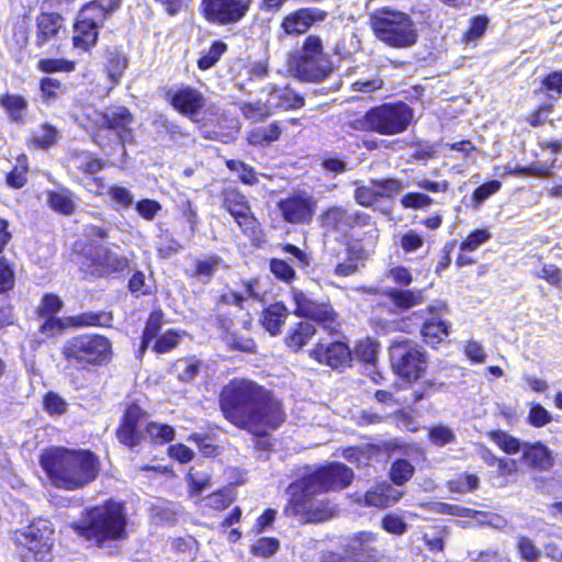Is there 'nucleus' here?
<instances>
[{"label": "nucleus", "instance_id": "nucleus-49", "mask_svg": "<svg viewBox=\"0 0 562 562\" xmlns=\"http://www.w3.org/2000/svg\"><path fill=\"white\" fill-rule=\"evenodd\" d=\"M492 237L491 233L485 229H475L460 245L461 251H474L481 245L487 243Z\"/></svg>", "mask_w": 562, "mask_h": 562}, {"label": "nucleus", "instance_id": "nucleus-15", "mask_svg": "<svg viewBox=\"0 0 562 562\" xmlns=\"http://www.w3.org/2000/svg\"><path fill=\"white\" fill-rule=\"evenodd\" d=\"M392 359L396 372L406 380H417L426 368V356L415 345L394 347Z\"/></svg>", "mask_w": 562, "mask_h": 562}, {"label": "nucleus", "instance_id": "nucleus-2", "mask_svg": "<svg viewBox=\"0 0 562 562\" xmlns=\"http://www.w3.org/2000/svg\"><path fill=\"white\" fill-rule=\"evenodd\" d=\"M40 463L49 482L66 491L83 488L99 473L98 458L88 450L50 448L42 452Z\"/></svg>", "mask_w": 562, "mask_h": 562}, {"label": "nucleus", "instance_id": "nucleus-6", "mask_svg": "<svg viewBox=\"0 0 562 562\" xmlns=\"http://www.w3.org/2000/svg\"><path fill=\"white\" fill-rule=\"evenodd\" d=\"M120 442L135 447L148 436L154 442H169L175 438V429L166 424L149 422L146 413L137 405H130L116 431Z\"/></svg>", "mask_w": 562, "mask_h": 562}, {"label": "nucleus", "instance_id": "nucleus-60", "mask_svg": "<svg viewBox=\"0 0 562 562\" xmlns=\"http://www.w3.org/2000/svg\"><path fill=\"white\" fill-rule=\"evenodd\" d=\"M382 86L383 80L378 76H373L371 78H359L352 81L351 90L361 93H371L381 89Z\"/></svg>", "mask_w": 562, "mask_h": 562}, {"label": "nucleus", "instance_id": "nucleus-39", "mask_svg": "<svg viewBox=\"0 0 562 562\" xmlns=\"http://www.w3.org/2000/svg\"><path fill=\"white\" fill-rule=\"evenodd\" d=\"M381 490H383L382 484H379L363 495L355 494L351 495L350 497H352L353 502L358 505L376 508H386L389 507L386 496L384 495V492Z\"/></svg>", "mask_w": 562, "mask_h": 562}, {"label": "nucleus", "instance_id": "nucleus-20", "mask_svg": "<svg viewBox=\"0 0 562 562\" xmlns=\"http://www.w3.org/2000/svg\"><path fill=\"white\" fill-rule=\"evenodd\" d=\"M279 209L283 218L292 224L307 223L315 211V201L303 194H296L280 201Z\"/></svg>", "mask_w": 562, "mask_h": 562}, {"label": "nucleus", "instance_id": "nucleus-51", "mask_svg": "<svg viewBox=\"0 0 562 562\" xmlns=\"http://www.w3.org/2000/svg\"><path fill=\"white\" fill-rule=\"evenodd\" d=\"M375 184L378 188L379 196L385 199H392L394 195L402 192L405 188V184L396 178L375 180Z\"/></svg>", "mask_w": 562, "mask_h": 562}, {"label": "nucleus", "instance_id": "nucleus-55", "mask_svg": "<svg viewBox=\"0 0 562 562\" xmlns=\"http://www.w3.org/2000/svg\"><path fill=\"white\" fill-rule=\"evenodd\" d=\"M401 204L404 209L425 210L432 204V199L424 193H407L402 196Z\"/></svg>", "mask_w": 562, "mask_h": 562}, {"label": "nucleus", "instance_id": "nucleus-61", "mask_svg": "<svg viewBox=\"0 0 562 562\" xmlns=\"http://www.w3.org/2000/svg\"><path fill=\"white\" fill-rule=\"evenodd\" d=\"M108 194L113 202L124 209L130 207L134 202V196L131 191L121 186H112L108 190Z\"/></svg>", "mask_w": 562, "mask_h": 562}, {"label": "nucleus", "instance_id": "nucleus-35", "mask_svg": "<svg viewBox=\"0 0 562 562\" xmlns=\"http://www.w3.org/2000/svg\"><path fill=\"white\" fill-rule=\"evenodd\" d=\"M387 295L398 311H406L423 303L420 290H391Z\"/></svg>", "mask_w": 562, "mask_h": 562}, {"label": "nucleus", "instance_id": "nucleus-40", "mask_svg": "<svg viewBox=\"0 0 562 562\" xmlns=\"http://www.w3.org/2000/svg\"><path fill=\"white\" fill-rule=\"evenodd\" d=\"M162 319H164V314L160 311L154 312L149 315L148 321L145 326V329H144V333H143L142 344L139 347V356L140 357L147 349L149 341L151 339H154L158 335L159 330L161 329Z\"/></svg>", "mask_w": 562, "mask_h": 562}, {"label": "nucleus", "instance_id": "nucleus-24", "mask_svg": "<svg viewBox=\"0 0 562 562\" xmlns=\"http://www.w3.org/2000/svg\"><path fill=\"white\" fill-rule=\"evenodd\" d=\"M97 124L101 128L115 131L117 137L125 142L131 136V124L133 116L126 108H114L108 112L99 113Z\"/></svg>", "mask_w": 562, "mask_h": 562}, {"label": "nucleus", "instance_id": "nucleus-44", "mask_svg": "<svg viewBox=\"0 0 562 562\" xmlns=\"http://www.w3.org/2000/svg\"><path fill=\"white\" fill-rule=\"evenodd\" d=\"M516 548L525 562H537L541 555V550L526 536L518 537Z\"/></svg>", "mask_w": 562, "mask_h": 562}, {"label": "nucleus", "instance_id": "nucleus-25", "mask_svg": "<svg viewBox=\"0 0 562 562\" xmlns=\"http://www.w3.org/2000/svg\"><path fill=\"white\" fill-rule=\"evenodd\" d=\"M520 461L535 471H549L554 465L552 451L541 442H522Z\"/></svg>", "mask_w": 562, "mask_h": 562}, {"label": "nucleus", "instance_id": "nucleus-52", "mask_svg": "<svg viewBox=\"0 0 562 562\" xmlns=\"http://www.w3.org/2000/svg\"><path fill=\"white\" fill-rule=\"evenodd\" d=\"M98 265L109 268L111 271H122L128 267V259L110 250L99 256Z\"/></svg>", "mask_w": 562, "mask_h": 562}, {"label": "nucleus", "instance_id": "nucleus-54", "mask_svg": "<svg viewBox=\"0 0 562 562\" xmlns=\"http://www.w3.org/2000/svg\"><path fill=\"white\" fill-rule=\"evenodd\" d=\"M27 171V162L26 157L24 155L20 156L16 160V165L13 170L8 175L7 181L9 186L13 188H22L25 182V173Z\"/></svg>", "mask_w": 562, "mask_h": 562}, {"label": "nucleus", "instance_id": "nucleus-13", "mask_svg": "<svg viewBox=\"0 0 562 562\" xmlns=\"http://www.w3.org/2000/svg\"><path fill=\"white\" fill-rule=\"evenodd\" d=\"M293 300L296 306L295 315L317 322L330 334L338 331L339 323L337 322V315L330 305L317 303L300 291L293 292Z\"/></svg>", "mask_w": 562, "mask_h": 562}, {"label": "nucleus", "instance_id": "nucleus-50", "mask_svg": "<svg viewBox=\"0 0 562 562\" xmlns=\"http://www.w3.org/2000/svg\"><path fill=\"white\" fill-rule=\"evenodd\" d=\"M227 46L223 42H215L209 50L199 59V68L206 70L213 67L220 57L225 53Z\"/></svg>", "mask_w": 562, "mask_h": 562}, {"label": "nucleus", "instance_id": "nucleus-58", "mask_svg": "<svg viewBox=\"0 0 562 562\" xmlns=\"http://www.w3.org/2000/svg\"><path fill=\"white\" fill-rule=\"evenodd\" d=\"M179 339L180 335L177 331L168 330L156 340L154 350L158 353L169 352L178 346Z\"/></svg>", "mask_w": 562, "mask_h": 562}, {"label": "nucleus", "instance_id": "nucleus-37", "mask_svg": "<svg viewBox=\"0 0 562 562\" xmlns=\"http://www.w3.org/2000/svg\"><path fill=\"white\" fill-rule=\"evenodd\" d=\"M281 135V128L278 123H271L268 126H259L248 133L247 139L251 145H268L277 140Z\"/></svg>", "mask_w": 562, "mask_h": 562}, {"label": "nucleus", "instance_id": "nucleus-28", "mask_svg": "<svg viewBox=\"0 0 562 562\" xmlns=\"http://www.w3.org/2000/svg\"><path fill=\"white\" fill-rule=\"evenodd\" d=\"M267 102L270 105V109L276 108L291 110L299 109L304 105V99L294 93V91L288 86L272 87L268 94Z\"/></svg>", "mask_w": 562, "mask_h": 562}, {"label": "nucleus", "instance_id": "nucleus-43", "mask_svg": "<svg viewBox=\"0 0 562 562\" xmlns=\"http://www.w3.org/2000/svg\"><path fill=\"white\" fill-rule=\"evenodd\" d=\"M204 506L210 509L223 510L234 502V494L231 488L220 490L202 499Z\"/></svg>", "mask_w": 562, "mask_h": 562}, {"label": "nucleus", "instance_id": "nucleus-48", "mask_svg": "<svg viewBox=\"0 0 562 562\" xmlns=\"http://www.w3.org/2000/svg\"><path fill=\"white\" fill-rule=\"evenodd\" d=\"M431 510L439 513V514H446V515H452L458 517H467V518H476L480 514L477 510L461 507L459 505L454 504H447V503H436L431 507Z\"/></svg>", "mask_w": 562, "mask_h": 562}, {"label": "nucleus", "instance_id": "nucleus-34", "mask_svg": "<svg viewBox=\"0 0 562 562\" xmlns=\"http://www.w3.org/2000/svg\"><path fill=\"white\" fill-rule=\"evenodd\" d=\"M0 104L11 121L23 122L27 110V101L22 95L7 93L0 98Z\"/></svg>", "mask_w": 562, "mask_h": 562}, {"label": "nucleus", "instance_id": "nucleus-31", "mask_svg": "<svg viewBox=\"0 0 562 562\" xmlns=\"http://www.w3.org/2000/svg\"><path fill=\"white\" fill-rule=\"evenodd\" d=\"M346 259L335 267V274L348 277L355 273L359 265L366 260V251L359 243L349 244L346 248Z\"/></svg>", "mask_w": 562, "mask_h": 562}, {"label": "nucleus", "instance_id": "nucleus-12", "mask_svg": "<svg viewBox=\"0 0 562 562\" xmlns=\"http://www.w3.org/2000/svg\"><path fill=\"white\" fill-rule=\"evenodd\" d=\"M293 300L296 306L295 315L317 322L330 334L338 331L339 323L337 322V315L330 305L317 303L300 291L293 292Z\"/></svg>", "mask_w": 562, "mask_h": 562}, {"label": "nucleus", "instance_id": "nucleus-38", "mask_svg": "<svg viewBox=\"0 0 562 562\" xmlns=\"http://www.w3.org/2000/svg\"><path fill=\"white\" fill-rule=\"evenodd\" d=\"M487 436L501 450L508 454H515L522 449V443L506 431L492 430Z\"/></svg>", "mask_w": 562, "mask_h": 562}, {"label": "nucleus", "instance_id": "nucleus-36", "mask_svg": "<svg viewBox=\"0 0 562 562\" xmlns=\"http://www.w3.org/2000/svg\"><path fill=\"white\" fill-rule=\"evenodd\" d=\"M47 202L54 211L64 215L71 214L76 207L72 193L67 189L49 192Z\"/></svg>", "mask_w": 562, "mask_h": 562}, {"label": "nucleus", "instance_id": "nucleus-26", "mask_svg": "<svg viewBox=\"0 0 562 562\" xmlns=\"http://www.w3.org/2000/svg\"><path fill=\"white\" fill-rule=\"evenodd\" d=\"M171 103L180 113L194 120L205 106L206 100L200 91L186 87L172 95Z\"/></svg>", "mask_w": 562, "mask_h": 562}, {"label": "nucleus", "instance_id": "nucleus-57", "mask_svg": "<svg viewBox=\"0 0 562 562\" xmlns=\"http://www.w3.org/2000/svg\"><path fill=\"white\" fill-rule=\"evenodd\" d=\"M199 361L191 359H182L175 364V370L177 371L178 376L181 381L189 382L199 372Z\"/></svg>", "mask_w": 562, "mask_h": 562}, {"label": "nucleus", "instance_id": "nucleus-32", "mask_svg": "<svg viewBox=\"0 0 562 562\" xmlns=\"http://www.w3.org/2000/svg\"><path fill=\"white\" fill-rule=\"evenodd\" d=\"M315 333L314 325L307 322H299L289 329L285 345L293 351H299L311 340Z\"/></svg>", "mask_w": 562, "mask_h": 562}, {"label": "nucleus", "instance_id": "nucleus-59", "mask_svg": "<svg viewBox=\"0 0 562 562\" xmlns=\"http://www.w3.org/2000/svg\"><path fill=\"white\" fill-rule=\"evenodd\" d=\"M279 541L276 538H260L252 547L251 552L258 557H269L279 550Z\"/></svg>", "mask_w": 562, "mask_h": 562}, {"label": "nucleus", "instance_id": "nucleus-33", "mask_svg": "<svg viewBox=\"0 0 562 562\" xmlns=\"http://www.w3.org/2000/svg\"><path fill=\"white\" fill-rule=\"evenodd\" d=\"M61 26L60 16L55 13H43L37 18L36 44L43 46L57 35Z\"/></svg>", "mask_w": 562, "mask_h": 562}, {"label": "nucleus", "instance_id": "nucleus-46", "mask_svg": "<svg viewBox=\"0 0 562 562\" xmlns=\"http://www.w3.org/2000/svg\"><path fill=\"white\" fill-rule=\"evenodd\" d=\"M414 474V467L406 460H397L392 464L390 477L396 485H403Z\"/></svg>", "mask_w": 562, "mask_h": 562}, {"label": "nucleus", "instance_id": "nucleus-8", "mask_svg": "<svg viewBox=\"0 0 562 562\" xmlns=\"http://www.w3.org/2000/svg\"><path fill=\"white\" fill-rule=\"evenodd\" d=\"M61 353L71 367L86 369L108 363L112 344L101 335H79L65 342Z\"/></svg>", "mask_w": 562, "mask_h": 562}, {"label": "nucleus", "instance_id": "nucleus-9", "mask_svg": "<svg viewBox=\"0 0 562 562\" xmlns=\"http://www.w3.org/2000/svg\"><path fill=\"white\" fill-rule=\"evenodd\" d=\"M353 471L340 462H330L315 469L290 484L288 491L304 490L305 494H322L347 488L353 481Z\"/></svg>", "mask_w": 562, "mask_h": 562}, {"label": "nucleus", "instance_id": "nucleus-22", "mask_svg": "<svg viewBox=\"0 0 562 562\" xmlns=\"http://www.w3.org/2000/svg\"><path fill=\"white\" fill-rule=\"evenodd\" d=\"M310 357L322 364L339 368L351 360L349 347L340 341L323 344L318 342L310 350Z\"/></svg>", "mask_w": 562, "mask_h": 562}, {"label": "nucleus", "instance_id": "nucleus-45", "mask_svg": "<svg viewBox=\"0 0 562 562\" xmlns=\"http://www.w3.org/2000/svg\"><path fill=\"white\" fill-rule=\"evenodd\" d=\"M353 198L362 206L373 205L380 199L375 180H371L367 186L358 187L355 190Z\"/></svg>", "mask_w": 562, "mask_h": 562}, {"label": "nucleus", "instance_id": "nucleus-56", "mask_svg": "<svg viewBox=\"0 0 562 562\" xmlns=\"http://www.w3.org/2000/svg\"><path fill=\"white\" fill-rule=\"evenodd\" d=\"M429 439L436 446H446L456 440L453 430L443 425H438L429 429Z\"/></svg>", "mask_w": 562, "mask_h": 562}, {"label": "nucleus", "instance_id": "nucleus-53", "mask_svg": "<svg viewBox=\"0 0 562 562\" xmlns=\"http://www.w3.org/2000/svg\"><path fill=\"white\" fill-rule=\"evenodd\" d=\"M240 110L248 120L252 121H261L271 114V109L267 101L266 103H243Z\"/></svg>", "mask_w": 562, "mask_h": 562}, {"label": "nucleus", "instance_id": "nucleus-10", "mask_svg": "<svg viewBox=\"0 0 562 562\" xmlns=\"http://www.w3.org/2000/svg\"><path fill=\"white\" fill-rule=\"evenodd\" d=\"M291 499L285 507L288 516L300 517L304 522H322L330 519L337 512V506L329 499H316L317 494H305L304 490L289 491Z\"/></svg>", "mask_w": 562, "mask_h": 562}, {"label": "nucleus", "instance_id": "nucleus-47", "mask_svg": "<svg viewBox=\"0 0 562 562\" xmlns=\"http://www.w3.org/2000/svg\"><path fill=\"white\" fill-rule=\"evenodd\" d=\"M190 495H200L212 486L211 476L205 472L190 471L187 475Z\"/></svg>", "mask_w": 562, "mask_h": 562}, {"label": "nucleus", "instance_id": "nucleus-62", "mask_svg": "<svg viewBox=\"0 0 562 562\" xmlns=\"http://www.w3.org/2000/svg\"><path fill=\"white\" fill-rule=\"evenodd\" d=\"M56 140L57 131L55 127L47 124L41 126V128L33 136V142L43 148L52 146L56 143Z\"/></svg>", "mask_w": 562, "mask_h": 562}, {"label": "nucleus", "instance_id": "nucleus-14", "mask_svg": "<svg viewBox=\"0 0 562 562\" xmlns=\"http://www.w3.org/2000/svg\"><path fill=\"white\" fill-rule=\"evenodd\" d=\"M16 541L34 560L44 561L52 547V529L47 521L33 522L16 535Z\"/></svg>", "mask_w": 562, "mask_h": 562}, {"label": "nucleus", "instance_id": "nucleus-63", "mask_svg": "<svg viewBox=\"0 0 562 562\" xmlns=\"http://www.w3.org/2000/svg\"><path fill=\"white\" fill-rule=\"evenodd\" d=\"M127 66V59L117 53H111L108 64L109 76L112 81L117 82L124 69Z\"/></svg>", "mask_w": 562, "mask_h": 562}, {"label": "nucleus", "instance_id": "nucleus-7", "mask_svg": "<svg viewBox=\"0 0 562 562\" xmlns=\"http://www.w3.org/2000/svg\"><path fill=\"white\" fill-rule=\"evenodd\" d=\"M370 24L376 37L385 44L403 48L417 41V31L407 13L382 8L370 15Z\"/></svg>", "mask_w": 562, "mask_h": 562}, {"label": "nucleus", "instance_id": "nucleus-17", "mask_svg": "<svg viewBox=\"0 0 562 562\" xmlns=\"http://www.w3.org/2000/svg\"><path fill=\"white\" fill-rule=\"evenodd\" d=\"M112 321L109 313H85L75 317H67L65 319L48 317L41 326V333L46 337H54L59 335L66 327H83V326H106Z\"/></svg>", "mask_w": 562, "mask_h": 562}, {"label": "nucleus", "instance_id": "nucleus-21", "mask_svg": "<svg viewBox=\"0 0 562 562\" xmlns=\"http://www.w3.org/2000/svg\"><path fill=\"white\" fill-rule=\"evenodd\" d=\"M429 316L422 327V335L428 344L436 345L449 335L450 324L442 319L447 313V305L438 303L427 307Z\"/></svg>", "mask_w": 562, "mask_h": 562}, {"label": "nucleus", "instance_id": "nucleus-23", "mask_svg": "<svg viewBox=\"0 0 562 562\" xmlns=\"http://www.w3.org/2000/svg\"><path fill=\"white\" fill-rule=\"evenodd\" d=\"M380 535L374 531L361 530L355 532L347 539V550L358 560L368 558L375 560L380 552L378 542Z\"/></svg>", "mask_w": 562, "mask_h": 562}, {"label": "nucleus", "instance_id": "nucleus-42", "mask_svg": "<svg viewBox=\"0 0 562 562\" xmlns=\"http://www.w3.org/2000/svg\"><path fill=\"white\" fill-rule=\"evenodd\" d=\"M381 528L387 533L403 536L408 530V524L397 513H387L381 519Z\"/></svg>", "mask_w": 562, "mask_h": 562}, {"label": "nucleus", "instance_id": "nucleus-5", "mask_svg": "<svg viewBox=\"0 0 562 562\" xmlns=\"http://www.w3.org/2000/svg\"><path fill=\"white\" fill-rule=\"evenodd\" d=\"M288 68L302 81H321L331 71L321 36H306L302 46L289 53Z\"/></svg>", "mask_w": 562, "mask_h": 562}, {"label": "nucleus", "instance_id": "nucleus-30", "mask_svg": "<svg viewBox=\"0 0 562 562\" xmlns=\"http://www.w3.org/2000/svg\"><path fill=\"white\" fill-rule=\"evenodd\" d=\"M289 312L284 304L276 303L267 307L260 317V323L272 336L279 335L288 318Z\"/></svg>", "mask_w": 562, "mask_h": 562}, {"label": "nucleus", "instance_id": "nucleus-11", "mask_svg": "<svg viewBox=\"0 0 562 562\" xmlns=\"http://www.w3.org/2000/svg\"><path fill=\"white\" fill-rule=\"evenodd\" d=\"M250 3L251 0H202L201 12L207 22L226 26L241 21Z\"/></svg>", "mask_w": 562, "mask_h": 562}, {"label": "nucleus", "instance_id": "nucleus-19", "mask_svg": "<svg viewBox=\"0 0 562 562\" xmlns=\"http://www.w3.org/2000/svg\"><path fill=\"white\" fill-rule=\"evenodd\" d=\"M223 206L234 217L244 233L255 234L258 222L243 194L235 190L226 191Z\"/></svg>", "mask_w": 562, "mask_h": 562}, {"label": "nucleus", "instance_id": "nucleus-27", "mask_svg": "<svg viewBox=\"0 0 562 562\" xmlns=\"http://www.w3.org/2000/svg\"><path fill=\"white\" fill-rule=\"evenodd\" d=\"M88 10L80 12L72 38L74 46L83 50L94 46L98 40V25L88 16Z\"/></svg>", "mask_w": 562, "mask_h": 562}, {"label": "nucleus", "instance_id": "nucleus-64", "mask_svg": "<svg viewBox=\"0 0 562 562\" xmlns=\"http://www.w3.org/2000/svg\"><path fill=\"white\" fill-rule=\"evenodd\" d=\"M537 277L546 280L548 283L554 286H562V269L553 265L543 266L538 272Z\"/></svg>", "mask_w": 562, "mask_h": 562}, {"label": "nucleus", "instance_id": "nucleus-3", "mask_svg": "<svg viewBox=\"0 0 562 562\" xmlns=\"http://www.w3.org/2000/svg\"><path fill=\"white\" fill-rule=\"evenodd\" d=\"M76 531L101 547L106 541H122L127 537V518L121 503L108 501L87 509Z\"/></svg>", "mask_w": 562, "mask_h": 562}, {"label": "nucleus", "instance_id": "nucleus-41", "mask_svg": "<svg viewBox=\"0 0 562 562\" xmlns=\"http://www.w3.org/2000/svg\"><path fill=\"white\" fill-rule=\"evenodd\" d=\"M221 261V258L217 256H211L205 259L198 260L192 276L199 278L203 282H209L217 271Z\"/></svg>", "mask_w": 562, "mask_h": 562}, {"label": "nucleus", "instance_id": "nucleus-16", "mask_svg": "<svg viewBox=\"0 0 562 562\" xmlns=\"http://www.w3.org/2000/svg\"><path fill=\"white\" fill-rule=\"evenodd\" d=\"M327 12L316 7L300 8L283 16L280 23L282 32L292 37L301 36L316 23L325 21Z\"/></svg>", "mask_w": 562, "mask_h": 562}, {"label": "nucleus", "instance_id": "nucleus-1", "mask_svg": "<svg viewBox=\"0 0 562 562\" xmlns=\"http://www.w3.org/2000/svg\"><path fill=\"white\" fill-rule=\"evenodd\" d=\"M221 408L232 424L259 437L284 420L280 403L248 380H233L223 389Z\"/></svg>", "mask_w": 562, "mask_h": 562}, {"label": "nucleus", "instance_id": "nucleus-4", "mask_svg": "<svg viewBox=\"0 0 562 562\" xmlns=\"http://www.w3.org/2000/svg\"><path fill=\"white\" fill-rule=\"evenodd\" d=\"M413 120V109L404 102H395L372 108L366 114L350 119L346 125L358 132L391 136L405 132Z\"/></svg>", "mask_w": 562, "mask_h": 562}, {"label": "nucleus", "instance_id": "nucleus-29", "mask_svg": "<svg viewBox=\"0 0 562 562\" xmlns=\"http://www.w3.org/2000/svg\"><path fill=\"white\" fill-rule=\"evenodd\" d=\"M355 356L358 360L366 364L367 374L374 383H380L381 374L375 370V360L378 356V344L371 339L361 340L358 342Z\"/></svg>", "mask_w": 562, "mask_h": 562}, {"label": "nucleus", "instance_id": "nucleus-18", "mask_svg": "<svg viewBox=\"0 0 562 562\" xmlns=\"http://www.w3.org/2000/svg\"><path fill=\"white\" fill-rule=\"evenodd\" d=\"M322 226L326 231L346 234L356 225L366 226L370 216L361 212H350L341 206H330L321 215Z\"/></svg>", "mask_w": 562, "mask_h": 562}]
</instances>
